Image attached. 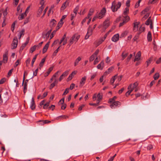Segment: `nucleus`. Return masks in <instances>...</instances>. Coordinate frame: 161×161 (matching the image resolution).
<instances>
[{
	"instance_id": "obj_31",
	"label": "nucleus",
	"mask_w": 161,
	"mask_h": 161,
	"mask_svg": "<svg viewBox=\"0 0 161 161\" xmlns=\"http://www.w3.org/2000/svg\"><path fill=\"white\" fill-rule=\"evenodd\" d=\"M129 11V9L128 7L125 8L123 12V15H127Z\"/></svg>"
},
{
	"instance_id": "obj_45",
	"label": "nucleus",
	"mask_w": 161,
	"mask_h": 161,
	"mask_svg": "<svg viewBox=\"0 0 161 161\" xmlns=\"http://www.w3.org/2000/svg\"><path fill=\"white\" fill-rule=\"evenodd\" d=\"M145 30V28L144 27H143L141 26L139 29V31L141 32L144 31Z\"/></svg>"
},
{
	"instance_id": "obj_53",
	"label": "nucleus",
	"mask_w": 161,
	"mask_h": 161,
	"mask_svg": "<svg viewBox=\"0 0 161 161\" xmlns=\"http://www.w3.org/2000/svg\"><path fill=\"white\" fill-rule=\"evenodd\" d=\"M42 10H40V9H38V12L37 14V17H39L41 15L42 13Z\"/></svg>"
},
{
	"instance_id": "obj_37",
	"label": "nucleus",
	"mask_w": 161,
	"mask_h": 161,
	"mask_svg": "<svg viewBox=\"0 0 161 161\" xmlns=\"http://www.w3.org/2000/svg\"><path fill=\"white\" fill-rule=\"evenodd\" d=\"M150 14L149 13H147L142 18V21L145 20L146 19H147L149 16Z\"/></svg>"
},
{
	"instance_id": "obj_24",
	"label": "nucleus",
	"mask_w": 161,
	"mask_h": 161,
	"mask_svg": "<svg viewBox=\"0 0 161 161\" xmlns=\"http://www.w3.org/2000/svg\"><path fill=\"white\" fill-rule=\"evenodd\" d=\"M153 59V57H151L149 58L146 61V63L147 64V67L149 65L151 64V62L152 61Z\"/></svg>"
},
{
	"instance_id": "obj_28",
	"label": "nucleus",
	"mask_w": 161,
	"mask_h": 161,
	"mask_svg": "<svg viewBox=\"0 0 161 161\" xmlns=\"http://www.w3.org/2000/svg\"><path fill=\"white\" fill-rule=\"evenodd\" d=\"M49 36L47 33L44 34V33L42 34V37L44 39H45L46 40H47Z\"/></svg>"
},
{
	"instance_id": "obj_23",
	"label": "nucleus",
	"mask_w": 161,
	"mask_h": 161,
	"mask_svg": "<svg viewBox=\"0 0 161 161\" xmlns=\"http://www.w3.org/2000/svg\"><path fill=\"white\" fill-rule=\"evenodd\" d=\"M124 19L123 20L125 21L126 23L128 22L130 19L129 17L127 15H123Z\"/></svg>"
},
{
	"instance_id": "obj_25",
	"label": "nucleus",
	"mask_w": 161,
	"mask_h": 161,
	"mask_svg": "<svg viewBox=\"0 0 161 161\" xmlns=\"http://www.w3.org/2000/svg\"><path fill=\"white\" fill-rule=\"evenodd\" d=\"M73 37L74 39V41L76 42L79 39L80 36L79 35H77L75 34L73 36Z\"/></svg>"
},
{
	"instance_id": "obj_52",
	"label": "nucleus",
	"mask_w": 161,
	"mask_h": 161,
	"mask_svg": "<svg viewBox=\"0 0 161 161\" xmlns=\"http://www.w3.org/2000/svg\"><path fill=\"white\" fill-rule=\"evenodd\" d=\"M6 80V79L5 78L2 79L0 80V84H3Z\"/></svg>"
},
{
	"instance_id": "obj_36",
	"label": "nucleus",
	"mask_w": 161,
	"mask_h": 161,
	"mask_svg": "<svg viewBox=\"0 0 161 161\" xmlns=\"http://www.w3.org/2000/svg\"><path fill=\"white\" fill-rule=\"evenodd\" d=\"M117 97L116 96H114L112 98H110L109 100L108 103H111L112 102L115 101V100L117 98Z\"/></svg>"
},
{
	"instance_id": "obj_44",
	"label": "nucleus",
	"mask_w": 161,
	"mask_h": 161,
	"mask_svg": "<svg viewBox=\"0 0 161 161\" xmlns=\"http://www.w3.org/2000/svg\"><path fill=\"white\" fill-rule=\"evenodd\" d=\"M93 30L92 29H90V28H89L88 29L87 33L88 34H90V35H92Z\"/></svg>"
},
{
	"instance_id": "obj_41",
	"label": "nucleus",
	"mask_w": 161,
	"mask_h": 161,
	"mask_svg": "<svg viewBox=\"0 0 161 161\" xmlns=\"http://www.w3.org/2000/svg\"><path fill=\"white\" fill-rule=\"evenodd\" d=\"M74 41H75L74 39L72 36L69 40V46H70L72 44H73Z\"/></svg>"
},
{
	"instance_id": "obj_63",
	"label": "nucleus",
	"mask_w": 161,
	"mask_h": 161,
	"mask_svg": "<svg viewBox=\"0 0 161 161\" xmlns=\"http://www.w3.org/2000/svg\"><path fill=\"white\" fill-rule=\"evenodd\" d=\"M64 98H62L59 101V102L58 103V104H59L60 103H61V104H64Z\"/></svg>"
},
{
	"instance_id": "obj_12",
	"label": "nucleus",
	"mask_w": 161,
	"mask_h": 161,
	"mask_svg": "<svg viewBox=\"0 0 161 161\" xmlns=\"http://www.w3.org/2000/svg\"><path fill=\"white\" fill-rule=\"evenodd\" d=\"M50 43V42H48L43 47V50H42V53H45L47 51L49 46Z\"/></svg>"
},
{
	"instance_id": "obj_38",
	"label": "nucleus",
	"mask_w": 161,
	"mask_h": 161,
	"mask_svg": "<svg viewBox=\"0 0 161 161\" xmlns=\"http://www.w3.org/2000/svg\"><path fill=\"white\" fill-rule=\"evenodd\" d=\"M16 22V21H15L11 25V30L13 32H14V26L15 24V23Z\"/></svg>"
},
{
	"instance_id": "obj_27",
	"label": "nucleus",
	"mask_w": 161,
	"mask_h": 161,
	"mask_svg": "<svg viewBox=\"0 0 161 161\" xmlns=\"http://www.w3.org/2000/svg\"><path fill=\"white\" fill-rule=\"evenodd\" d=\"M149 8H147L142 10L141 13V15H142L145 14L149 10Z\"/></svg>"
},
{
	"instance_id": "obj_30",
	"label": "nucleus",
	"mask_w": 161,
	"mask_h": 161,
	"mask_svg": "<svg viewBox=\"0 0 161 161\" xmlns=\"http://www.w3.org/2000/svg\"><path fill=\"white\" fill-rule=\"evenodd\" d=\"M94 11V10L93 9L91 8L90 10L89 13L88 14L87 16V17H88V18L89 19L90 18V17L92 15Z\"/></svg>"
},
{
	"instance_id": "obj_47",
	"label": "nucleus",
	"mask_w": 161,
	"mask_h": 161,
	"mask_svg": "<svg viewBox=\"0 0 161 161\" xmlns=\"http://www.w3.org/2000/svg\"><path fill=\"white\" fill-rule=\"evenodd\" d=\"M128 53H126L125 54H124V52L122 54V60H124L127 56Z\"/></svg>"
},
{
	"instance_id": "obj_56",
	"label": "nucleus",
	"mask_w": 161,
	"mask_h": 161,
	"mask_svg": "<svg viewBox=\"0 0 161 161\" xmlns=\"http://www.w3.org/2000/svg\"><path fill=\"white\" fill-rule=\"evenodd\" d=\"M56 30H54L51 33V35H50V39H51L53 37V35L54 34H55L56 32Z\"/></svg>"
},
{
	"instance_id": "obj_33",
	"label": "nucleus",
	"mask_w": 161,
	"mask_h": 161,
	"mask_svg": "<svg viewBox=\"0 0 161 161\" xmlns=\"http://www.w3.org/2000/svg\"><path fill=\"white\" fill-rule=\"evenodd\" d=\"M117 77V75H115L114 76H113L112 78L111 79L110 83L111 84H113L114 83V82L115 81V80L116 79V77Z\"/></svg>"
},
{
	"instance_id": "obj_3",
	"label": "nucleus",
	"mask_w": 161,
	"mask_h": 161,
	"mask_svg": "<svg viewBox=\"0 0 161 161\" xmlns=\"http://www.w3.org/2000/svg\"><path fill=\"white\" fill-rule=\"evenodd\" d=\"M18 41L16 37H14L13 39V42L11 44V48L14 49L16 48L17 46Z\"/></svg>"
},
{
	"instance_id": "obj_29",
	"label": "nucleus",
	"mask_w": 161,
	"mask_h": 161,
	"mask_svg": "<svg viewBox=\"0 0 161 161\" xmlns=\"http://www.w3.org/2000/svg\"><path fill=\"white\" fill-rule=\"evenodd\" d=\"M37 47V46L34 45L33 47H31L30 49V52L31 53H32L36 50V48Z\"/></svg>"
},
{
	"instance_id": "obj_59",
	"label": "nucleus",
	"mask_w": 161,
	"mask_h": 161,
	"mask_svg": "<svg viewBox=\"0 0 161 161\" xmlns=\"http://www.w3.org/2000/svg\"><path fill=\"white\" fill-rule=\"evenodd\" d=\"M62 106L61 107V109L64 110V109L66 107V104L65 103H64V104H62Z\"/></svg>"
},
{
	"instance_id": "obj_20",
	"label": "nucleus",
	"mask_w": 161,
	"mask_h": 161,
	"mask_svg": "<svg viewBox=\"0 0 161 161\" xmlns=\"http://www.w3.org/2000/svg\"><path fill=\"white\" fill-rule=\"evenodd\" d=\"M152 23V21L151 19V17H150L146 21L145 24L146 25H148Z\"/></svg>"
},
{
	"instance_id": "obj_4",
	"label": "nucleus",
	"mask_w": 161,
	"mask_h": 161,
	"mask_svg": "<svg viewBox=\"0 0 161 161\" xmlns=\"http://www.w3.org/2000/svg\"><path fill=\"white\" fill-rule=\"evenodd\" d=\"M112 104L110 105V107L111 108H113V107L114 106L115 107H117V106L119 107L121 105V103L118 101H115L113 102H112Z\"/></svg>"
},
{
	"instance_id": "obj_54",
	"label": "nucleus",
	"mask_w": 161,
	"mask_h": 161,
	"mask_svg": "<svg viewBox=\"0 0 161 161\" xmlns=\"http://www.w3.org/2000/svg\"><path fill=\"white\" fill-rule=\"evenodd\" d=\"M77 73V71H74L72 72V73L70 74V75L71 76V77L73 78V77Z\"/></svg>"
},
{
	"instance_id": "obj_11",
	"label": "nucleus",
	"mask_w": 161,
	"mask_h": 161,
	"mask_svg": "<svg viewBox=\"0 0 161 161\" xmlns=\"http://www.w3.org/2000/svg\"><path fill=\"white\" fill-rule=\"evenodd\" d=\"M104 66V63L103 60L97 66V68L98 69L101 70H102Z\"/></svg>"
},
{
	"instance_id": "obj_5",
	"label": "nucleus",
	"mask_w": 161,
	"mask_h": 161,
	"mask_svg": "<svg viewBox=\"0 0 161 161\" xmlns=\"http://www.w3.org/2000/svg\"><path fill=\"white\" fill-rule=\"evenodd\" d=\"M86 79V77L85 76L82 77L80 81L79 86L80 87H82L85 84Z\"/></svg>"
},
{
	"instance_id": "obj_18",
	"label": "nucleus",
	"mask_w": 161,
	"mask_h": 161,
	"mask_svg": "<svg viewBox=\"0 0 161 161\" xmlns=\"http://www.w3.org/2000/svg\"><path fill=\"white\" fill-rule=\"evenodd\" d=\"M58 83V81L56 79H55L54 81L51 84L49 87V89H52L55 85L56 84H57Z\"/></svg>"
},
{
	"instance_id": "obj_7",
	"label": "nucleus",
	"mask_w": 161,
	"mask_h": 161,
	"mask_svg": "<svg viewBox=\"0 0 161 161\" xmlns=\"http://www.w3.org/2000/svg\"><path fill=\"white\" fill-rule=\"evenodd\" d=\"M110 25L109 20L108 19H106L103 22V27L107 28Z\"/></svg>"
},
{
	"instance_id": "obj_26",
	"label": "nucleus",
	"mask_w": 161,
	"mask_h": 161,
	"mask_svg": "<svg viewBox=\"0 0 161 161\" xmlns=\"http://www.w3.org/2000/svg\"><path fill=\"white\" fill-rule=\"evenodd\" d=\"M81 58L80 57H79L78 58L75 60L74 63V66H76L78 64L79 62L81 60Z\"/></svg>"
},
{
	"instance_id": "obj_21",
	"label": "nucleus",
	"mask_w": 161,
	"mask_h": 161,
	"mask_svg": "<svg viewBox=\"0 0 161 161\" xmlns=\"http://www.w3.org/2000/svg\"><path fill=\"white\" fill-rule=\"evenodd\" d=\"M147 39L149 42H151L152 41V35L150 31H149L148 33Z\"/></svg>"
},
{
	"instance_id": "obj_49",
	"label": "nucleus",
	"mask_w": 161,
	"mask_h": 161,
	"mask_svg": "<svg viewBox=\"0 0 161 161\" xmlns=\"http://www.w3.org/2000/svg\"><path fill=\"white\" fill-rule=\"evenodd\" d=\"M13 69H12L9 71L8 74V75H7V77H9L10 75H11L13 71Z\"/></svg>"
},
{
	"instance_id": "obj_14",
	"label": "nucleus",
	"mask_w": 161,
	"mask_h": 161,
	"mask_svg": "<svg viewBox=\"0 0 161 161\" xmlns=\"http://www.w3.org/2000/svg\"><path fill=\"white\" fill-rule=\"evenodd\" d=\"M35 103L34 100V98L33 97L32 98V100L31 101V109L32 110H34L35 108Z\"/></svg>"
},
{
	"instance_id": "obj_15",
	"label": "nucleus",
	"mask_w": 161,
	"mask_h": 161,
	"mask_svg": "<svg viewBox=\"0 0 161 161\" xmlns=\"http://www.w3.org/2000/svg\"><path fill=\"white\" fill-rule=\"evenodd\" d=\"M8 55V52H7L5 54L3 55V61L4 63H6L7 62L8 60L7 55Z\"/></svg>"
},
{
	"instance_id": "obj_57",
	"label": "nucleus",
	"mask_w": 161,
	"mask_h": 161,
	"mask_svg": "<svg viewBox=\"0 0 161 161\" xmlns=\"http://www.w3.org/2000/svg\"><path fill=\"white\" fill-rule=\"evenodd\" d=\"M97 99L101 100L103 98L102 95H101L100 94V93H99L97 95Z\"/></svg>"
},
{
	"instance_id": "obj_60",
	"label": "nucleus",
	"mask_w": 161,
	"mask_h": 161,
	"mask_svg": "<svg viewBox=\"0 0 161 161\" xmlns=\"http://www.w3.org/2000/svg\"><path fill=\"white\" fill-rule=\"evenodd\" d=\"M49 103L47 102L45 103L43 106V108L44 109H47V107L49 105Z\"/></svg>"
},
{
	"instance_id": "obj_51",
	"label": "nucleus",
	"mask_w": 161,
	"mask_h": 161,
	"mask_svg": "<svg viewBox=\"0 0 161 161\" xmlns=\"http://www.w3.org/2000/svg\"><path fill=\"white\" fill-rule=\"evenodd\" d=\"M27 86L24 85L23 92H24V94H25V93L27 90Z\"/></svg>"
},
{
	"instance_id": "obj_32",
	"label": "nucleus",
	"mask_w": 161,
	"mask_h": 161,
	"mask_svg": "<svg viewBox=\"0 0 161 161\" xmlns=\"http://www.w3.org/2000/svg\"><path fill=\"white\" fill-rule=\"evenodd\" d=\"M46 60V58L45 57L42 58L39 64V66L40 67H42L43 66L44 63L45 62Z\"/></svg>"
},
{
	"instance_id": "obj_9",
	"label": "nucleus",
	"mask_w": 161,
	"mask_h": 161,
	"mask_svg": "<svg viewBox=\"0 0 161 161\" xmlns=\"http://www.w3.org/2000/svg\"><path fill=\"white\" fill-rule=\"evenodd\" d=\"M114 69V67L113 66H112L109 68L108 70L106 71L104 73V75H106L111 72Z\"/></svg>"
},
{
	"instance_id": "obj_58",
	"label": "nucleus",
	"mask_w": 161,
	"mask_h": 161,
	"mask_svg": "<svg viewBox=\"0 0 161 161\" xmlns=\"http://www.w3.org/2000/svg\"><path fill=\"white\" fill-rule=\"evenodd\" d=\"M153 146L151 144H150V145H148L147 147V148L148 150H150L153 149Z\"/></svg>"
},
{
	"instance_id": "obj_46",
	"label": "nucleus",
	"mask_w": 161,
	"mask_h": 161,
	"mask_svg": "<svg viewBox=\"0 0 161 161\" xmlns=\"http://www.w3.org/2000/svg\"><path fill=\"white\" fill-rule=\"evenodd\" d=\"M138 85V83L137 82H136L133 84V86L132 87L133 88V89H134V88H136Z\"/></svg>"
},
{
	"instance_id": "obj_17",
	"label": "nucleus",
	"mask_w": 161,
	"mask_h": 161,
	"mask_svg": "<svg viewBox=\"0 0 161 161\" xmlns=\"http://www.w3.org/2000/svg\"><path fill=\"white\" fill-rule=\"evenodd\" d=\"M56 21L54 19L52 20L50 22V26L51 28L54 27L56 24Z\"/></svg>"
},
{
	"instance_id": "obj_34",
	"label": "nucleus",
	"mask_w": 161,
	"mask_h": 161,
	"mask_svg": "<svg viewBox=\"0 0 161 161\" xmlns=\"http://www.w3.org/2000/svg\"><path fill=\"white\" fill-rule=\"evenodd\" d=\"M37 55H38V54H36L35 55L32 60V61L31 62V66L32 67L33 66V64L35 61V60L37 58Z\"/></svg>"
},
{
	"instance_id": "obj_48",
	"label": "nucleus",
	"mask_w": 161,
	"mask_h": 161,
	"mask_svg": "<svg viewBox=\"0 0 161 161\" xmlns=\"http://www.w3.org/2000/svg\"><path fill=\"white\" fill-rule=\"evenodd\" d=\"M69 88H66L63 94V95H65L67 94L69 92Z\"/></svg>"
},
{
	"instance_id": "obj_40",
	"label": "nucleus",
	"mask_w": 161,
	"mask_h": 161,
	"mask_svg": "<svg viewBox=\"0 0 161 161\" xmlns=\"http://www.w3.org/2000/svg\"><path fill=\"white\" fill-rule=\"evenodd\" d=\"M132 84H130L129 86H128V90H130H130H129V91L130 92V93H131V92L133 91V90H134V89H133V88H132Z\"/></svg>"
},
{
	"instance_id": "obj_50",
	"label": "nucleus",
	"mask_w": 161,
	"mask_h": 161,
	"mask_svg": "<svg viewBox=\"0 0 161 161\" xmlns=\"http://www.w3.org/2000/svg\"><path fill=\"white\" fill-rule=\"evenodd\" d=\"M69 71L68 70L66 71L62 75L64 77L66 76L68 74Z\"/></svg>"
},
{
	"instance_id": "obj_1",
	"label": "nucleus",
	"mask_w": 161,
	"mask_h": 161,
	"mask_svg": "<svg viewBox=\"0 0 161 161\" xmlns=\"http://www.w3.org/2000/svg\"><path fill=\"white\" fill-rule=\"evenodd\" d=\"M121 5V3L120 2H119L116 5L115 2H113L112 3L111 7L112 11L113 12L116 11L120 8Z\"/></svg>"
},
{
	"instance_id": "obj_22",
	"label": "nucleus",
	"mask_w": 161,
	"mask_h": 161,
	"mask_svg": "<svg viewBox=\"0 0 161 161\" xmlns=\"http://www.w3.org/2000/svg\"><path fill=\"white\" fill-rule=\"evenodd\" d=\"M26 16V14L25 13V12L19 16L18 19L19 20H22Z\"/></svg>"
},
{
	"instance_id": "obj_35",
	"label": "nucleus",
	"mask_w": 161,
	"mask_h": 161,
	"mask_svg": "<svg viewBox=\"0 0 161 161\" xmlns=\"http://www.w3.org/2000/svg\"><path fill=\"white\" fill-rule=\"evenodd\" d=\"M159 76V75L158 73H156L153 76V78L155 80H157Z\"/></svg>"
},
{
	"instance_id": "obj_62",
	"label": "nucleus",
	"mask_w": 161,
	"mask_h": 161,
	"mask_svg": "<svg viewBox=\"0 0 161 161\" xmlns=\"http://www.w3.org/2000/svg\"><path fill=\"white\" fill-rule=\"evenodd\" d=\"M7 7L6 8L5 10L3 12V15H4V17L7 15L8 14V12H7Z\"/></svg>"
},
{
	"instance_id": "obj_55",
	"label": "nucleus",
	"mask_w": 161,
	"mask_h": 161,
	"mask_svg": "<svg viewBox=\"0 0 161 161\" xmlns=\"http://www.w3.org/2000/svg\"><path fill=\"white\" fill-rule=\"evenodd\" d=\"M31 61V59L30 58H29L26 61V65L27 66L28 65L30 64V62Z\"/></svg>"
},
{
	"instance_id": "obj_13",
	"label": "nucleus",
	"mask_w": 161,
	"mask_h": 161,
	"mask_svg": "<svg viewBox=\"0 0 161 161\" xmlns=\"http://www.w3.org/2000/svg\"><path fill=\"white\" fill-rule=\"evenodd\" d=\"M140 23L139 22H135L133 24V30L135 31H136L138 30V25Z\"/></svg>"
},
{
	"instance_id": "obj_43",
	"label": "nucleus",
	"mask_w": 161,
	"mask_h": 161,
	"mask_svg": "<svg viewBox=\"0 0 161 161\" xmlns=\"http://www.w3.org/2000/svg\"><path fill=\"white\" fill-rule=\"evenodd\" d=\"M39 122H42L43 124L48 123L50 122V121L48 120H40Z\"/></svg>"
},
{
	"instance_id": "obj_6",
	"label": "nucleus",
	"mask_w": 161,
	"mask_h": 161,
	"mask_svg": "<svg viewBox=\"0 0 161 161\" xmlns=\"http://www.w3.org/2000/svg\"><path fill=\"white\" fill-rule=\"evenodd\" d=\"M69 0H67L64 3L61 8V10H64L66 7L69 5Z\"/></svg>"
},
{
	"instance_id": "obj_19",
	"label": "nucleus",
	"mask_w": 161,
	"mask_h": 161,
	"mask_svg": "<svg viewBox=\"0 0 161 161\" xmlns=\"http://www.w3.org/2000/svg\"><path fill=\"white\" fill-rule=\"evenodd\" d=\"M104 41V40L101 38L100 40L98 41H96L95 42V44L96 45V46L97 47L101 44Z\"/></svg>"
},
{
	"instance_id": "obj_10",
	"label": "nucleus",
	"mask_w": 161,
	"mask_h": 161,
	"mask_svg": "<svg viewBox=\"0 0 161 161\" xmlns=\"http://www.w3.org/2000/svg\"><path fill=\"white\" fill-rule=\"evenodd\" d=\"M141 53L140 51H139L136 54L134 59V61L135 62L136 61L139 60L140 59V57L141 56Z\"/></svg>"
},
{
	"instance_id": "obj_2",
	"label": "nucleus",
	"mask_w": 161,
	"mask_h": 161,
	"mask_svg": "<svg viewBox=\"0 0 161 161\" xmlns=\"http://www.w3.org/2000/svg\"><path fill=\"white\" fill-rule=\"evenodd\" d=\"M106 12V8H103L101 10L100 12L99 13L97 14L96 16L97 18L101 19L104 17V15H105Z\"/></svg>"
},
{
	"instance_id": "obj_8",
	"label": "nucleus",
	"mask_w": 161,
	"mask_h": 161,
	"mask_svg": "<svg viewBox=\"0 0 161 161\" xmlns=\"http://www.w3.org/2000/svg\"><path fill=\"white\" fill-rule=\"evenodd\" d=\"M119 38V35L118 34H116L112 38V40L114 42H116L117 41Z\"/></svg>"
},
{
	"instance_id": "obj_16",
	"label": "nucleus",
	"mask_w": 161,
	"mask_h": 161,
	"mask_svg": "<svg viewBox=\"0 0 161 161\" xmlns=\"http://www.w3.org/2000/svg\"><path fill=\"white\" fill-rule=\"evenodd\" d=\"M53 67H50L48 69L47 71L44 74V76L46 77L48 76L50 73V72L53 70Z\"/></svg>"
},
{
	"instance_id": "obj_39",
	"label": "nucleus",
	"mask_w": 161,
	"mask_h": 161,
	"mask_svg": "<svg viewBox=\"0 0 161 161\" xmlns=\"http://www.w3.org/2000/svg\"><path fill=\"white\" fill-rule=\"evenodd\" d=\"M96 57L93 54H92L90 57L89 58V61L90 62H91L93 61L95 59V57Z\"/></svg>"
},
{
	"instance_id": "obj_61",
	"label": "nucleus",
	"mask_w": 161,
	"mask_h": 161,
	"mask_svg": "<svg viewBox=\"0 0 161 161\" xmlns=\"http://www.w3.org/2000/svg\"><path fill=\"white\" fill-rule=\"evenodd\" d=\"M59 47H59L53 53V55L54 56H55L56 55V53H57V52H58V50H59Z\"/></svg>"
},
{
	"instance_id": "obj_42",
	"label": "nucleus",
	"mask_w": 161,
	"mask_h": 161,
	"mask_svg": "<svg viewBox=\"0 0 161 161\" xmlns=\"http://www.w3.org/2000/svg\"><path fill=\"white\" fill-rule=\"evenodd\" d=\"M79 6H77L74 10V13L77 14V13L79 9Z\"/></svg>"
},
{
	"instance_id": "obj_64",
	"label": "nucleus",
	"mask_w": 161,
	"mask_h": 161,
	"mask_svg": "<svg viewBox=\"0 0 161 161\" xmlns=\"http://www.w3.org/2000/svg\"><path fill=\"white\" fill-rule=\"evenodd\" d=\"M75 85V84L74 83L71 84L69 88V90L70 89L71 90H72L74 88Z\"/></svg>"
}]
</instances>
